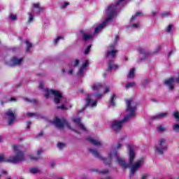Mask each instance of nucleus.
Here are the masks:
<instances>
[{
    "label": "nucleus",
    "instance_id": "nucleus-1",
    "mask_svg": "<svg viewBox=\"0 0 179 179\" xmlns=\"http://www.w3.org/2000/svg\"><path fill=\"white\" fill-rule=\"evenodd\" d=\"M121 148H122V144L121 143L113 144V145H110L108 158H105V157H103L102 155V161L107 165H111L113 158L116 157V162L117 164H119L120 166H122V168H130V176H134L136 172L142 168L145 162V158L141 157L134 162L136 152H135L133 145H131V144H128L127 150H129V162H126L124 158L118 155L117 150L121 149Z\"/></svg>",
    "mask_w": 179,
    "mask_h": 179
},
{
    "label": "nucleus",
    "instance_id": "nucleus-2",
    "mask_svg": "<svg viewBox=\"0 0 179 179\" xmlns=\"http://www.w3.org/2000/svg\"><path fill=\"white\" fill-rule=\"evenodd\" d=\"M126 104L128 115L124 117L123 120H115L110 123L111 129L116 132H117L118 131H121L124 122L129 120V118H131L132 117H135V115H136V107L138 105L136 101H135V100H134L133 99H129V100H127Z\"/></svg>",
    "mask_w": 179,
    "mask_h": 179
},
{
    "label": "nucleus",
    "instance_id": "nucleus-3",
    "mask_svg": "<svg viewBox=\"0 0 179 179\" xmlns=\"http://www.w3.org/2000/svg\"><path fill=\"white\" fill-rule=\"evenodd\" d=\"M13 150L15 155H12L8 157H5V155H0V162L19 164L20 162H22V161H25L26 158L24 157L22 145H17V144H14V145H13Z\"/></svg>",
    "mask_w": 179,
    "mask_h": 179
},
{
    "label": "nucleus",
    "instance_id": "nucleus-4",
    "mask_svg": "<svg viewBox=\"0 0 179 179\" xmlns=\"http://www.w3.org/2000/svg\"><path fill=\"white\" fill-rule=\"evenodd\" d=\"M44 10V7L41 6L39 3H34L33 4V8L31 13H28V24H31V22H33L35 14H40V13H43Z\"/></svg>",
    "mask_w": 179,
    "mask_h": 179
},
{
    "label": "nucleus",
    "instance_id": "nucleus-5",
    "mask_svg": "<svg viewBox=\"0 0 179 179\" xmlns=\"http://www.w3.org/2000/svg\"><path fill=\"white\" fill-rule=\"evenodd\" d=\"M169 148L167 141L164 138H161L158 141V143L155 145V153L162 155L164 152H166Z\"/></svg>",
    "mask_w": 179,
    "mask_h": 179
},
{
    "label": "nucleus",
    "instance_id": "nucleus-6",
    "mask_svg": "<svg viewBox=\"0 0 179 179\" xmlns=\"http://www.w3.org/2000/svg\"><path fill=\"white\" fill-rule=\"evenodd\" d=\"M51 94L54 96L55 103L59 104L62 99V94L59 90H54L53 89L45 90V97L48 99L50 97Z\"/></svg>",
    "mask_w": 179,
    "mask_h": 179
},
{
    "label": "nucleus",
    "instance_id": "nucleus-7",
    "mask_svg": "<svg viewBox=\"0 0 179 179\" xmlns=\"http://www.w3.org/2000/svg\"><path fill=\"white\" fill-rule=\"evenodd\" d=\"M119 39L120 36H118V35H116L113 43L112 45H110V46L108 48L106 57H110V58H115V57L117 56L118 50H115V46H117Z\"/></svg>",
    "mask_w": 179,
    "mask_h": 179
},
{
    "label": "nucleus",
    "instance_id": "nucleus-8",
    "mask_svg": "<svg viewBox=\"0 0 179 179\" xmlns=\"http://www.w3.org/2000/svg\"><path fill=\"white\" fill-rule=\"evenodd\" d=\"M93 97H94V94H87L86 99L87 106H90V107H96L97 106V100H94ZM95 97H96V99H101L102 94L97 93L95 94Z\"/></svg>",
    "mask_w": 179,
    "mask_h": 179
},
{
    "label": "nucleus",
    "instance_id": "nucleus-9",
    "mask_svg": "<svg viewBox=\"0 0 179 179\" xmlns=\"http://www.w3.org/2000/svg\"><path fill=\"white\" fill-rule=\"evenodd\" d=\"M143 13L142 11H137L134 15H133L130 20V26L131 28H139L140 23L138 20V17H142Z\"/></svg>",
    "mask_w": 179,
    "mask_h": 179
},
{
    "label": "nucleus",
    "instance_id": "nucleus-10",
    "mask_svg": "<svg viewBox=\"0 0 179 179\" xmlns=\"http://www.w3.org/2000/svg\"><path fill=\"white\" fill-rule=\"evenodd\" d=\"M53 124L55 125V127H57V128H59L60 129L64 128L66 125L69 126L68 122L64 118L60 119L56 117L53 120Z\"/></svg>",
    "mask_w": 179,
    "mask_h": 179
},
{
    "label": "nucleus",
    "instance_id": "nucleus-11",
    "mask_svg": "<svg viewBox=\"0 0 179 179\" xmlns=\"http://www.w3.org/2000/svg\"><path fill=\"white\" fill-rule=\"evenodd\" d=\"M175 82L179 83V73L178 78H169L164 80L165 85L169 87V90L173 91L174 89Z\"/></svg>",
    "mask_w": 179,
    "mask_h": 179
},
{
    "label": "nucleus",
    "instance_id": "nucleus-12",
    "mask_svg": "<svg viewBox=\"0 0 179 179\" xmlns=\"http://www.w3.org/2000/svg\"><path fill=\"white\" fill-rule=\"evenodd\" d=\"M5 115H6V117H8V125H13V124L15 122L16 120L14 111H13V110L11 109H9L7 111H6Z\"/></svg>",
    "mask_w": 179,
    "mask_h": 179
},
{
    "label": "nucleus",
    "instance_id": "nucleus-13",
    "mask_svg": "<svg viewBox=\"0 0 179 179\" xmlns=\"http://www.w3.org/2000/svg\"><path fill=\"white\" fill-rule=\"evenodd\" d=\"M23 59L22 57L19 59V57H17V56H13L12 59L8 62V63H6L7 65L9 66H14L15 65H20L21 62H22Z\"/></svg>",
    "mask_w": 179,
    "mask_h": 179
},
{
    "label": "nucleus",
    "instance_id": "nucleus-14",
    "mask_svg": "<svg viewBox=\"0 0 179 179\" xmlns=\"http://www.w3.org/2000/svg\"><path fill=\"white\" fill-rule=\"evenodd\" d=\"M88 142L92 143V145H94V146H97V148H100V146H103L102 142L101 141H97L96 139H94L92 137L87 138Z\"/></svg>",
    "mask_w": 179,
    "mask_h": 179
},
{
    "label": "nucleus",
    "instance_id": "nucleus-15",
    "mask_svg": "<svg viewBox=\"0 0 179 179\" xmlns=\"http://www.w3.org/2000/svg\"><path fill=\"white\" fill-rule=\"evenodd\" d=\"M169 114L168 113H159V114H156L155 115H153L151 117V119L152 120H162V118H166L168 117Z\"/></svg>",
    "mask_w": 179,
    "mask_h": 179
},
{
    "label": "nucleus",
    "instance_id": "nucleus-16",
    "mask_svg": "<svg viewBox=\"0 0 179 179\" xmlns=\"http://www.w3.org/2000/svg\"><path fill=\"white\" fill-rule=\"evenodd\" d=\"M119 65L115 64L114 60H109L108 63L107 71H112V69H118Z\"/></svg>",
    "mask_w": 179,
    "mask_h": 179
},
{
    "label": "nucleus",
    "instance_id": "nucleus-17",
    "mask_svg": "<svg viewBox=\"0 0 179 179\" xmlns=\"http://www.w3.org/2000/svg\"><path fill=\"white\" fill-rule=\"evenodd\" d=\"M80 34L83 36V41H90L93 38V35L90 34H85L83 30L80 31Z\"/></svg>",
    "mask_w": 179,
    "mask_h": 179
},
{
    "label": "nucleus",
    "instance_id": "nucleus-18",
    "mask_svg": "<svg viewBox=\"0 0 179 179\" xmlns=\"http://www.w3.org/2000/svg\"><path fill=\"white\" fill-rule=\"evenodd\" d=\"M138 52L143 55V59H146V58H148V57L150 56V53L149 52H147L145 49H143L142 48H140L138 50Z\"/></svg>",
    "mask_w": 179,
    "mask_h": 179
},
{
    "label": "nucleus",
    "instance_id": "nucleus-19",
    "mask_svg": "<svg viewBox=\"0 0 179 179\" xmlns=\"http://www.w3.org/2000/svg\"><path fill=\"white\" fill-rule=\"evenodd\" d=\"M79 64H80L79 60H75L74 63L71 64V66H70V69H69V75H73L74 68L76 66H78V65H79Z\"/></svg>",
    "mask_w": 179,
    "mask_h": 179
},
{
    "label": "nucleus",
    "instance_id": "nucleus-20",
    "mask_svg": "<svg viewBox=\"0 0 179 179\" xmlns=\"http://www.w3.org/2000/svg\"><path fill=\"white\" fill-rule=\"evenodd\" d=\"M73 121H74V122H76V124H78V126L80 127V128L81 129H83V131H86L85 127H84V125L83 124H81L80 118H73Z\"/></svg>",
    "mask_w": 179,
    "mask_h": 179
},
{
    "label": "nucleus",
    "instance_id": "nucleus-21",
    "mask_svg": "<svg viewBox=\"0 0 179 179\" xmlns=\"http://www.w3.org/2000/svg\"><path fill=\"white\" fill-rule=\"evenodd\" d=\"M102 89H104L102 83H94V85L92 86L93 90H102Z\"/></svg>",
    "mask_w": 179,
    "mask_h": 179
},
{
    "label": "nucleus",
    "instance_id": "nucleus-22",
    "mask_svg": "<svg viewBox=\"0 0 179 179\" xmlns=\"http://www.w3.org/2000/svg\"><path fill=\"white\" fill-rule=\"evenodd\" d=\"M88 64H89L88 60H86L85 63H83V64L80 68V69L78 72V75H83V71H84L85 68H86V66H87Z\"/></svg>",
    "mask_w": 179,
    "mask_h": 179
},
{
    "label": "nucleus",
    "instance_id": "nucleus-23",
    "mask_svg": "<svg viewBox=\"0 0 179 179\" xmlns=\"http://www.w3.org/2000/svg\"><path fill=\"white\" fill-rule=\"evenodd\" d=\"M135 71H136L135 68H131L127 75V78L130 79H134V78H135Z\"/></svg>",
    "mask_w": 179,
    "mask_h": 179
},
{
    "label": "nucleus",
    "instance_id": "nucleus-24",
    "mask_svg": "<svg viewBox=\"0 0 179 179\" xmlns=\"http://www.w3.org/2000/svg\"><path fill=\"white\" fill-rule=\"evenodd\" d=\"M42 153H43V150H37V155H38L37 157L34 155V154H31L29 155V157L31 158V159H38V158H40L41 154H42Z\"/></svg>",
    "mask_w": 179,
    "mask_h": 179
},
{
    "label": "nucleus",
    "instance_id": "nucleus-25",
    "mask_svg": "<svg viewBox=\"0 0 179 179\" xmlns=\"http://www.w3.org/2000/svg\"><path fill=\"white\" fill-rule=\"evenodd\" d=\"M157 129L159 132H167L168 131L167 127H165L164 125H159L157 127Z\"/></svg>",
    "mask_w": 179,
    "mask_h": 179
},
{
    "label": "nucleus",
    "instance_id": "nucleus-26",
    "mask_svg": "<svg viewBox=\"0 0 179 179\" xmlns=\"http://www.w3.org/2000/svg\"><path fill=\"white\" fill-rule=\"evenodd\" d=\"M61 39L64 40V36H57L54 41H53V44L55 46H57V45L59 43Z\"/></svg>",
    "mask_w": 179,
    "mask_h": 179
},
{
    "label": "nucleus",
    "instance_id": "nucleus-27",
    "mask_svg": "<svg viewBox=\"0 0 179 179\" xmlns=\"http://www.w3.org/2000/svg\"><path fill=\"white\" fill-rule=\"evenodd\" d=\"M172 15V13L171 11H164L161 13V17L162 18H165L166 17H171Z\"/></svg>",
    "mask_w": 179,
    "mask_h": 179
},
{
    "label": "nucleus",
    "instance_id": "nucleus-28",
    "mask_svg": "<svg viewBox=\"0 0 179 179\" xmlns=\"http://www.w3.org/2000/svg\"><path fill=\"white\" fill-rule=\"evenodd\" d=\"M172 129L176 134H179V124H173L172 125Z\"/></svg>",
    "mask_w": 179,
    "mask_h": 179
},
{
    "label": "nucleus",
    "instance_id": "nucleus-29",
    "mask_svg": "<svg viewBox=\"0 0 179 179\" xmlns=\"http://www.w3.org/2000/svg\"><path fill=\"white\" fill-rule=\"evenodd\" d=\"M116 99H117L116 95L115 94H113V96H112V97L110 98V106H115L116 105L115 104Z\"/></svg>",
    "mask_w": 179,
    "mask_h": 179
},
{
    "label": "nucleus",
    "instance_id": "nucleus-30",
    "mask_svg": "<svg viewBox=\"0 0 179 179\" xmlns=\"http://www.w3.org/2000/svg\"><path fill=\"white\" fill-rule=\"evenodd\" d=\"M25 44L27 45V50L26 52H30V49L31 48H32V43H31L30 42H29V41H25Z\"/></svg>",
    "mask_w": 179,
    "mask_h": 179
},
{
    "label": "nucleus",
    "instance_id": "nucleus-31",
    "mask_svg": "<svg viewBox=\"0 0 179 179\" xmlns=\"http://www.w3.org/2000/svg\"><path fill=\"white\" fill-rule=\"evenodd\" d=\"M29 172H31V173H38L39 172H41L40 169H38V168H31L29 169Z\"/></svg>",
    "mask_w": 179,
    "mask_h": 179
},
{
    "label": "nucleus",
    "instance_id": "nucleus-32",
    "mask_svg": "<svg viewBox=\"0 0 179 179\" xmlns=\"http://www.w3.org/2000/svg\"><path fill=\"white\" fill-rule=\"evenodd\" d=\"M150 81L151 80L150 78L144 79L143 82L142 83L143 87H146L147 85H148V83H150Z\"/></svg>",
    "mask_w": 179,
    "mask_h": 179
},
{
    "label": "nucleus",
    "instance_id": "nucleus-33",
    "mask_svg": "<svg viewBox=\"0 0 179 179\" xmlns=\"http://www.w3.org/2000/svg\"><path fill=\"white\" fill-rule=\"evenodd\" d=\"M173 116L176 118L177 122H179V111H173Z\"/></svg>",
    "mask_w": 179,
    "mask_h": 179
},
{
    "label": "nucleus",
    "instance_id": "nucleus-34",
    "mask_svg": "<svg viewBox=\"0 0 179 179\" xmlns=\"http://www.w3.org/2000/svg\"><path fill=\"white\" fill-rule=\"evenodd\" d=\"M135 85H136L135 82H129L128 83L126 84L125 87L127 89H130V87H133Z\"/></svg>",
    "mask_w": 179,
    "mask_h": 179
},
{
    "label": "nucleus",
    "instance_id": "nucleus-35",
    "mask_svg": "<svg viewBox=\"0 0 179 179\" xmlns=\"http://www.w3.org/2000/svg\"><path fill=\"white\" fill-rule=\"evenodd\" d=\"M172 29H173V24H169V25H168V27H166V32L168 34H170L172 31Z\"/></svg>",
    "mask_w": 179,
    "mask_h": 179
},
{
    "label": "nucleus",
    "instance_id": "nucleus-36",
    "mask_svg": "<svg viewBox=\"0 0 179 179\" xmlns=\"http://www.w3.org/2000/svg\"><path fill=\"white\" fill-rule=\"evenodd\" d=\"M66 143H62L61 142H59L57 143V148L62 150V149H64L66 148Z\"/></svg>",
    "mask_w": 179,
    "mask_h": 179
},
{
    "label": "nucleus",
    "instance_id": "nucleus-37",
    "mask_svg": "<svg viewBox=\"0 0 179 179\" xmlns=\"http://www.w3.org/2000/svg\"><path fill=\"white\" fill-rule=\"evenodd\" d=\"M69 1H64L60 5L61 8H66L67 6H69Z\"/></svg>",
    "mask_w": 179,
    "mask_h": 179
},
{
    "label": "nucleus",
    "instance_id": "nucleus-38",
    "mask_svg": "<svg viewBox=\"0 0 179 179\" xmlns=\"http://www.w3.org/2000/svg\"><path fill=\"white\" fill-rule=\"evenodd\" d=\"M9 18L10 20H11V21H15V20H17V17L15 14L10 13L9 15Z\"/></svg>",
    "mask_w": 179,
    "mask_h": 179
},
{
    "label": "nucleus",
    "instance_id": "nucleus-39",
    "mask_svg": "<svg viewBox=\"0 0 179 179\" xmlns=\"http://www.w3.org/2000/svg\"><path fill=\"white\" fill-rule=\"evenodd\" d=\"M92 48V45H90L87 46V48L85 49V55H88V53L90 52V49Z\"/></svg>",
    "mask_w": 179,
    "mask_h": 179
},
{
    "label": "nucleus",
    "instance_id": "nucleus-40",
    "mask_svg": "<svg viewBox=\"0 0 179 179\" xmlns=\"http://www.w3.org/2000/svg\"><path fill=\"white\" fill-rule=\"evenodd\" d=\"M57 108H61V110H68L67 107L64 104H62V106H57Z\"/></svg>",
    "mask_w": 179,
    "mask_h": 179
},
{
    "label": "nucleus",
    "instance_id": "nucleus-41",
    "mask_svg": "<svg viewBox=\"0 0 179 179\" xmlns=\"http://www.w3.org/2000/svg\"><path fill=\"white\" fill-rule=\"evenodd\" d=\"M108 169H103L102 171H99V173H102L103 175H106L108 173Z\"/></svg>",
    "mask_w": 179,
    "mask_h": 179
},
{
    "label": "nucleus",
    "instance_id": "nucleus-42",
    "mask_svg": "<svg viewBox=\"0 0 179 179\" xmlns=\"http://www.w3.org/2000/svg\"><path fill=\"white\" fill-rule=\"evenodd\" d=\"M24 100L25 101H28L29 103H36V100L34 99V100H30V99H28L27 97H25L24 99Z\"/></svg>",
    "mask_w": 179,
    "mask_h": 179
},
{
    "label": "nucleus",
    "instance_id": "nucleus-43",
    "mask_svg": "<svg viewBox=\"0 0 179 179\" xmlns=\"http://www.w3.org/2000/svg\"><path fill=\"white\" fill-rule=\"evenodd\" d=\"M27 115H28V117H33V115H36L37 117H39V115H37V114H35L34 113H27Z\"/></svg>",
    "mask_w": 179,
    "mask_h": 179
},
{
    "label": "nucleus",
    "instance_id": "nucleus-44",
    "mask_svg": "<svg viewBox=\"0 0 179 179\" xmlns=\"http://www.w3.org/2000/svg\"><path fill=\"white\" fill-rule=\"evenodd\" d=\"M50 166H51L52 168H54L56 165V162L55 161H50V164H49Z\"/></svg>",
    "mask_w": 179,
    "mask_h": 179
},
{
    "label": "nucleus",
    "instance_id": "nucleus-45",
    "mask_svg": "<svg viewBox=\"0 0 179 179\" xmlns=\"http://www.w3.org/2000/svg\"><path fill=\"white\" fill-rule=\"evenodd\" d=\"M150 175L149 173H144V175H143L141 179H148Z\"/></svg>",
    "mask_w": 179,
    "mask_h": 179
},
{
    "label": "nucleus",
    "instance_id": "nucleus-46",
    "mask_svg": "<svg viewBox=\"0 0 179 179\" xmlns=\"http://www.w3.org/2000/svg\"><path fill=\"white\" fill-rule=\"evenodd\" d=\"M157 14H158V11L157 10H155L152 11V13H151L152 17H155V15H157Z\"/></svg>",
    "mask_w": 179,
    "mask_h": 179
},
{
    "label": "nucleus",
    "instance_id": "nucleus-47",
    "mask_svg": "<svg viewBox=\"0 0 179 179\" xmlns=\"http://www.w3.org/2000/svg\"><path fill=\"white\" fill-rule=\"evenodd\" d=\"M31 125V121H28V122H27V129H30Z\"/></svg>",
    "mask_w": 179,
    "mask_h": 179
},
{
    "label": "nucleus",
    "instance_id": "nucleus-48",
    "mask_svg": "<svg viewBox=\"0 0 179 179\" xmlns=\"http://www.w3.org/2000/svg\"><path fill=\"white\" fill-rule=\"evenodd\" d=\"M108 92H110L109 87H104L103 93H108Z\"/></svg>",
    "mask_w": 179,
    "mask_h": 179
},
{
    "label": "nucleus",
    "instance_id": "nucleus-49",
    "mask_svg": "<svg viewBox=\"0 0 179 179\" xmlns=\"http://www.w3.org/2000/svg\"><path fill=\"white\" fill-rule=\"evenodd\" d=\"M39 87L40 89H43L44 87V83L43 82H40L39 83Z\"/></svg>",
    "mask_w": 179,
    "mask_h": 179
},
{
    "label": "nucleus",
    "instance_id": "nucleus-50",
    "mask_svg": "<svg viewBox=\"0 0 179 179\" xmlns=\"http://www.w3.org/2000/svg\"><path fill=\"white\" fill-rule=\"evenodd\" d=\"M10 101H17V99L15 97H10Z\"/></svg>",
    "mask_w": 179,
    "mask_h": 179
},
{
    "label": "nucleus",
    "instance_id": "nucleus-51",
    "mask_svg": "<svg viewBox=\"0 0 179 179\" xmlns=\"http://www.w3.org/2000/svg\"><path fill=\"white\" fill-rule=\"evenodd\" d=\"M43 131H41V132H40V134H38V138H39L40 136H43Z\"/></svg>",
    "mask_w": 179,
    "mask_h": 179
},
{
    "label": "nucleus",
    "instance_id": "nucleus-52",
    "mask_svg": "<svg viewBox=\"0 0 179 179\" xmlns=\"http://www.w3.org/2000/svg\"><path fill=\"white\" fill-rule=\"evenodd\" d=\"M100 179H113V178H110V176H108L106 178H100Z\"/></svg>",
    "mask_w": 179,
    "mask_h": 179
},
{
    "label": "nucleus",
    "instance_id": "nucleus-53",
    "mask_svg": "<svg viewBox=\"0 0 179 179\" xmlns=\"http://www.w3.org/2000/svg\"><path fill=\"white\" fill-rule=\"evenodd\" d=\"M173 53V50H171V52H170L168 55V57H171L172 56V54Z\"/></svg>",
    "mask_w": 179,
    "mask_h": 179
},
{
    "label": "nucleus",
    "instance_id": "nucleus-54",
    "mask_svg": "<svg viewBox=\"0 0 179 179\" xmlns=\"http://www.w3.org/2000/svg\"><path fill=\"white\" fill-rule=\"evenodd\" d=\"M62 72L63 73H64L66 72L65 68H63V69H62Z\"/></svg>",
    "mask_w": 179,
    "mask_h": 179
},
{
    "label": "nucleus",
    "instance_id": "nucleus-55",
    "mask_svg": "<svg viewBox=\"0 0 179 179\" xmlns=\"http://www.w3.org/2000/svg\"><path fill=\"white\" fill-rule=\"evenodd\" d=\"M85 108V107H84V108H83L82 110H79V111H78V113H83V111H84Z\"/></svg>",
    "mask_w": 179,
    "mask_h": 179
},
{
    "label": "nucleus",
    "instance_id": "nucleus-56",
    "mask_svg": "<svg viewBox=\"0 0 179 179\" xmlns=\"http://www.w3.org/2000/svg\"><path fill=\"white\" fill-rule=\"evenodd\" d=\"M3 139L2 138V136H0V142H3Z\"/></svg>",
    "mask_w": 179,
    "mask_h": 179
},
{
    "label": "nucleus",
    "instance_id": "nucleus-57",
    "mask_svg": "<svg viewBox=\"0 0 179 179\" xmlns=\"http://www.w3.org/2000/svg\"><path fill=\"white\" fill-rule=\"evenodd\" d=\"M57 179H64V178H62V176H59Z\"/></svg>",
    "mask_w": 179,
    "mask_h": 179
},
{
    "label": "nucleus",
    "instance_id": "nucleus-58",
    "mask_svg": "<svg viewBox=\"0 0 179 179\" xmlns=\"http://www.w3.org/2000/svg\"><path fill=\"white\" fill-rule=\"evenodd\" d=\"M3 173H8V172H6V171H3Z\"/></svg>",
    "mask_w": 179,
    "mask_h": 179
},
{
    "label": "nucleus",
    "instance_id": "nucleus-59",
    "mask_svg": "<svg viewBox=\"0 0 179 179\" xmlns=\"http://www.w3.org/2000/svg\"><path fill=\"white\" fill-rule=\"evenodd\" d=\"M92 171H97V169H92Z\"/></svg>",
    "mask_w": 179,
    "mask_h": 179
},
{
    "label": "nucleus",
    "instance_id": "nucleus-60",
    "mask_svg": "<svg viewBox=\"0 0 179 179\" xmlns=\"http://www.w3.org/2000/svg\"><path fill=\"white\" fill-rule=\"evenodd\" d=\"M1 104L3 105V101H1Z\"/></svg>",
    "mask_w": 179,
    "mask_h": 179
},
{
    "label": "nucleus",
    "instance_id": "nucleus-61",
    "mask_svg": "<svg viewBox=\"0 0 179 179\" xmlns=\"http://www.w3.org/2000/svg\"><path fill=\"white\" fill-rule=\"evenodd\" d=\"M7 179H11L10 178H8Z\"/></svg>",
    "mask_w": 179,
    "mask_h": 179
},
{
    "label": "nucleus",
    "instance_id": "nucleus-62",
    "mask_svg": "<svg viewBox=\"0 0 179 179\" xmlns=\"http://www.w3.org/2000/svg\"><path fill=\"white\" fill-rule=\"evenodd\" d=\"M126 59H128L127 57H126Z\"/></svg>",
    "mask_w": 179,
    "mask_h": 179
},
{
    "label": "nucleus",
    "instance_id": "nucleus-63",
    "mask_svg": "<svg viewBox=\"0 0 179 179\" xmlns=\"http://www.w3.org/2000/svg\"><path fill=\"white\" fill-rule=\"evenodd\" d=\"M178 179H179V176H178Z\"/></svg>",
    "mask_w": 179,
    "mask_h": 179
}]
</instances>
